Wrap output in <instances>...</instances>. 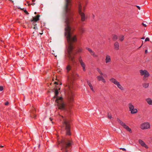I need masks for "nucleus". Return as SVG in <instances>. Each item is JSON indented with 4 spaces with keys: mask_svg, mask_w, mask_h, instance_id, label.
I'll use <instances>...</instances> for the list:
<instances>
[{
    "mask_svg": "<svg viewBox=\"0 0 152 152\" xmlns=\"http://www.w3.org/2000/svg\"><path fill=\"white\" fill-rule=\"evenodd\" d=\"M66 5L65 7L66 15V27L65 32H71V28L69 23L73 20L72 18L73 14L71 9V0H66Z\"/></svg>",
    "mask_w": 152,
    "mask_h": 152,
    "instance_id": "obj_1",
    "label": "nucleus"
},
{
    "mask_svg": "<svg viewBox=\"0 0 152 152\" xmlns=\"http://www.w3.org/2000/svg\"><path fill=\"white\" fill-rule=\"evenodd\" d=\"M60 90V88H58V90L55 89V96L53 98V100H55L56 102L59 109L62 110L66 109V104L63 101V99L61 96H58V95L59 94L58 90Z\"/></svg>",
    "mask_w": 152,
    "mask_h": 152,
    "instance_id": "obj_2",
    "label": "nucleus"
},
{
    "mask_svg": "<svg viewBox=\"0 0 152 152\" xmlns=\"http://www.w3.org/2000/svg\"><path fill=\"white\" fill-rule=\"evenodd\" d=\"M73 142L71 140L64 139L62 140L59 144L61 147V150L65 152H67V148L71 146Z\"/></svg>",
    "mask_w": 152,
    "mask_h": 152,
    "instance_id": "obj_3",
    "label": "nucleus"
},
{
    "mask_svg": "<svg viewBox=\"0 0 152 152\" xmlns=\"http://www.w3.org/2000/svg\"><path fill=\"white\" fill-rule=\"evenodd\" d=\"M59 119L61 121H62L63 125L65 126L66 134L69 135H71V127L70 126V121L66 119L62 116L60 115L59 117Z\"/></svg>",
    "mask_w": 152,
    "mask_h": 152,
    "instance_id": "obj_4",
    "label": "nucleus"
},
{
    "mask_svg": "<svg viewBox=\"0 0 152 152\" xmlns=\"http://www.w3.org/2000/svg\"><path fill=\"white\" fill-rule=\"evenodd\" d=\"M76 75L73 74L68 77L67 85L70 90L73 88L74 81L76 77Z\"/></svg>",
    "mask_w": 152,
    "mask_h": 152,
    "instance_id": "obj_5",
    "label": "nucleus"
},
{
    "mask_svg": "<svg viewBox=\"0 0 152 152\" xmlns=\"http://www.w3.org/2000/svg\"><path fill=\"white\" fill-rule=\"evenodd\" d=\"M110 80L115 85L117 86V87L121 91L124 90V88L120 83V82L118 81L112 77Z\"/></svg>",
    "mask_w": 152,
    "mask_h": 152,
    "instance_id": "obj_6",
    "label": "nucleus"
},
{
    "mask_svg": "<svg viewBox=\"0 0 152 152\" xmlns=\"http://www.w3.org/2000/svg\"><path fill=\"white\" fill-rule=\"evenodd\" d=\"M117 121L118 123L120 124L124 129L129 132L130 133L132 132L131 129L129 126L126 125L125 123L119 118L117 119Z\"/></svg>",
    "mask_w": 152,
    "mask_h": 152,
    "instance_id": "obj_7",
    "label": "nucleus"
},
{
    "mask_svg": "<svg viewBox=\"0 0 152 152\" xmlns=\"http://www.w3.org/2000/svg\"><path fill=\"white\" fill-rule=\"evenodd\" d=\"M117 121L118 123L120 124L124 129L129 132L130 133L132 132L131 129L129 126L126 125L125 123L119 118L117 119Z\"/></svg>",
    "mask_w": 152,
    "mask_h": 152,
    "instance_id": "obj_8",
    "label": "nucleus"
},
{
    "mask_svg": "<svg viewBox=\"0 0 152 152\" xmlns=\"http://www.w3.org/2000/svg\"><path fill=\"white\" fill-rule=\"evenodd\" d=\"M83 5L81 4V3H79L78 4V11L81 17V20L82 21H84L86 19V18L85 16L84 13L83 12L82 10V7Z\"/></svg>",
    "mask_w": 152,
    "mask_h": 152,
    "instance_id": "obj_9",
    "label": "nucleus"
},
{
    "mask_svg": "<svg viewBox=\"0 0 152 152\" xmlns=\"http://www.w3.org/2000/svg\"><path fill=\"white\" fill-rule=\"evenodd\" d=\"M129 111H130L131 114H134L137 112V110L133 104L130 102L128 104Z\"/></svg>",
    "mask_w": 152,
    "mask_h": 152,
    "instance_id": "obj_10",
    "label": "nucleus"
},
{
    "mask_svg": "<svg viewBox=\"0 0 152 152\" xmlns=\"http://www.w3.org/2000/svg\"><path fill=\"white\" fill-rule=\"evenodd\" d=\"M140 72L141 76H143V79L145 81L147 80V78L149 76L150 74L146 70H140Z\"/></svg>",
    "mask_w": 152,
    "mask_h": 152,
    "instance_id": "obj_11",
    "label": "nucleus"
},
{
    "mask_svg": "<svg viewBox=\"0 0 152 152\" xmlns=\"http://www.w3.org/2000/svg\"><path fill=\"white\" fill-rule=\"evenodd\" d=\"M150 124L148 122H144L140 125V128L142 129H148L150 128Z\"/></svg>",
    "mask_w": 152,
    "mask_h": 152,
    "instance_id": "obj_12",
    "label": "nucleus"
},
{
    "mask_svg": "<svg viewBox=\"0 0 152 152\" xmlns=\"http://www.w3.org/2000/svg\"><path fill=\"white\" fill-rule=\"evenodd\" d=\"M79 62L81 65V67H82L83 70V71H85L86 70L85 68L86 64L82 60L81 57H79L78 58Z\"/></svg>",
    "mask_w": 152,
    "mask_h": 152,
    "instance_id": "obj_13",
    "label": "nucleus"
},
{
    "mask_svg": "<svg viewBox=\"0 0 152 152\" xmlns=\"http://www.w3.org/2000/svg\"><path fill=\"white\" fill-rule=\"evenodd\" d=\"M86 49L88 51L91 55L93 56L94 57H97L98 56L96 54L95 52H94L91 48L86 47Z\"/></svg>",
    "mask_w": 152,
    "mask_h": 152,
    "instance_id": "obj_14",
    "label": "nucleus"
},
{
    "mask_svg": "<svg viewBox=\"0 0 152 152\" xmlns=\"http://www.w3.org/2000/svg\"><path fill=\"white\" fill-rule=\"evenodd\" d=\"M139 142L140 144L142 147L145 148H148V147L145 142L141 140H139Z\"/></svg>",
    "mask_w": 152,
    "mask_h": 152,
    "instance_id": "obj_15",
    "label": "nucleus"
},
{
    "mask_svg": "<svg viewBox=\"0 0 152 152\" xmlns=\"http://www.w3.org/2000/svg\"><path fill=\"white\" fill-rule=\"evenodd\" d=\"M105 62L106 63L110 62L111 61V57L109 55H107L105 57Z\"/></svg>",
    "mask_w": 152,
    "mask_h": 152,
    "instance_id": "obj_16",
    "label": "nucleus"
},
{
    "mask_svg": "<svg viewBox=\"0 0 152 152\" xmlns=\"http://www.w3.org/2000/svg\"><path fill=\"white\" fill-rule=\"evenodd\" d=\"M68 101L69 104L72 103L74 102V99L72 95L69 96Z\"/></svg>",
    "mask_w": 152,
    "mask_h": 152,
    "instance_id": "obj_17",
    "label": "nucleus"
},
{
    "mask_svg": "<svg viewBox=\"0 0 152 152\" xmlns=\"http://www.w3.org/2000/svg\"><path fill=\"white\" fill-rule=\"evenodd\" d=\"M97 79L99 81H102L103 83H105L106 81L104 77L101 75H99L97 77Z\"/></svg>",
    "mask_w": 152,
    "mask_h": 152,
    "instance_id": "obj_18",
    "label": "nucleus"
},
{
    "mask_svg": "<svg viewBox=\"0 0 152 152\" xmlns=\"http://www.w3.org/2000/svg\"><path fill=\"white\" fill-rule=\"evenodd\" d=\"M87 83L88 85L89 86L91 89V91L93 92H94V89H93V86H92V84L91 83V81H89V80H87Z\"/></svg>",
    "mask_w": 152,
    "mask_h": 152,
    "instance_id": "obj_19",
    "label": "nucleus"
},
{
    "mask_svg": "<svg viewBox=\"0 0 152 152\" xmlns=\"http://www.w3.org/2000/svg\"><path fill=\"white\" fill-rule=\"evenodd\" d=\"M114 48L116 50L119 49V43L118 42H116L114 44Z\"/></svg>",
    "mask_w": 152,
    "mask_h": 152,
    "instance_id": "obj_20",
    "label": "nucleus"
},
{
    "mask_svg": "<svg viewBox=\"0 0 152 152\" xmlns=\"http://www.w3.org/2000/svg\"><path fill=\"white\" fill-rule=\"evenodd\" d=\"M146 100L149 104L152 105V100L151 99L148 98L146 99Z\"/></svg>",
    "mask_w": 152,
    "mask_h": 152,
    "instance_id": "obj_21",
    "label": "nucleus"
},
{
    "mask_svg": "<svg viewBox=\"0 0 152 152\" xmlns=\"http://www.w3.org/2000/svg\"><path fill=\"white\" fill-rule=\"evenodd\" d=\"M39 15H37L35 17H33V21L36 22L39 20Z\"/></svg>",
    "mask_w": 152,
    "mask_h": 152,
    "instance_id": "obj_22",
    "label": "nucleus"
},
{
    "mask_svg": "<svg viewBox=\"0 0 152 152\" xmlns=\"http://www.w3.org/2000/svg\"><path fill=\"white\" fill-rule=\"evenodd\" d=\"M71 69V66L69 64L66 67V69L67 72H68Z\"/></svg>",
    "mask_w": 152,
    "mask_h": 152,
    "instance_id": "obj_23",
    "label": "nucleus"
},
{
    "mask_svg": "<svg viewBox=\"0 0 152 152\" xmlns=\"http://www.w3.org/2000/svg\"><path fill=\"white\" fill-rule=\"evenodd\" d=\"M149 86V83H144L143 84V87L146 88H148Z\"/></svg>",
    "mask_w": 152,
    "mask_h": 152,
    "instance_id": "obj_24",
    "label": "nucleus"
},
{
    "mask_svg": "<svg viewBox=\"0 0 152 152\" xmlns=\"http://www.w3.org/2000/svg\"><path fill=\"white\" fill-rule=\"evenodd\" d=\"M97 71L100 74V75H103V73L101 71L100 69L98 68H97Z\"/></svg>",
    "mask_w": 152,
    "mask_h": 152,
    "instance_id": "obj_25",
    "label": "nucleus"
},
{
    "mask_svg": "<svg viewBox=\"0 0 152 152\" xmlns=\"http://www.w3.org/2000/svg\"><path fill=\"white\" fill-rule=\"evenodd\" d=\"M119 39L121 41H122L124 39V37L123 36L121 35L119 36L118 37Z\"/></svg>",
    "mask_w": 152,
    "mask_h": 152,
    "instance_id": "obj_26",
    "label": "nucleus"
},
{
    "mask_svg": "<svg viewBox=\"0 0 152 152\" xmlns=\"http://www.w3.org/2000/svg\"><path fill=\"white\" fill-rule=\"evenodd\" d=\"M117 38L118 37L117 35H114L113 36V39L115 41L117 39Z\"/></svg>",
    "mask_w": 152,
    "mask_h": 152,
    "instance_id": "obj_27",
    "label": "nucleus"
},
{
    "mask_svg": "<svg viewBox=\"0 0 152 152\" xmlns=\"http://www.w3.org/2000/svg\"><path fill=\"white\" fill-rule=\"evenodd\" d=\"M83 49L81 48H78L77 50V52L78 53H80L82 51Z\"/></svg>",
    "mask_w": 152,
    "mask_h": 152,
    "instance_id": "obj_28",
    "label": "nucleus"
},
{
    "mask_svg": "<svg viewBox=\"0 0 152 152\" xmlns=\"http://www.w3.org/2000/svg\"><path fill=\"white\" fill-rule=\"evenodd\" d=\"M80 31L81 33H83L84 31V30L83 28H80Z\"/></svg>",
    "mask_w": 152,
    "mask_h": 152,
    "instance_id": "obj_29",
    "label": "nucleus"
},
{
    "mask_svg": "<svg viewBox=\"0 0 152 152\" xmlns=\"http://www.w3.org/2000/svg\"><path fill=\"white\" fill-rule=\"evenodd\" d=\"M3 90V87L2 86H0V91H1Z\"/></svg>",
    "mask_w": 152,
    "mask_h": 152,
    "instance_id": "obj_30",
    "label": "nucleus"
},
{
    "mask_svg": "<svg viewBox=\"0 0 152 152\" xmlns=\"http://www.w3.org/2000/svg\"><path fill=\"white\" fill-rule=\"evenodd\" d=\"M149 41V38L147 37L146 38L145 40V41Z\"/></svg>",
    "mask_w": 152,
    "mask_h": 152,
    "instance_id": "obj_31",
    "label": "nucleus"
},
{
    "mask_svg": "<svg viewBox=\"0 0 152 152\" xmlns=\"http://www.w3.org/2000/svg\"><path fill=\"white\" fill-rule=\"evenodd\" d=\"M24 12L26 14H28V13L26 10H23Z\"/></svg>",
    "mask_w": 152,
    "mask_h": 152,
    "instance_id": "obj_32",
    "label": "nucleus"
},
{
    "mask_svg": "<svg viewBox=\"0 0 152 152\" xmlns=\"http://www.w3.org/2000/svg\"><path fill=\"white\" fill-rule=\"evenodd\" d=\"M9 104V102L7 101L5 103V105H7L8 104Z\"/></svg>",
    "mask_w": 152,
    "mask_h": 152,
    "instance_id": "obj_33",
    "label": "nucleus"
},
{
    "mask_svg": "<svg viewBox=\"0 0 152 152\" xmlns=\"http://www.w3.org/2000/svg\"><path fill=\"white\" fill-rule=\"evenodd\" d=\"M108 117L110 118V119H111L112 118V116L111 115H108Z\"/></svg>",
    "mask_w": 152,
    "mask_h": 152,
    "instance_id": "obj_34",
    "label": "nucleus"
},
{
    "mask_svg": "<svg viewBox=\"0 0 152 152\" xmlns=\"http://www.w3.org/2000/svg\"><path fill=\"white\" fill-rule=\"evenodd\" d=\"M120 149H122L123 151H126V149L124 148H120Z\"/></svg>",
    "mask_w": 152,
    "mask_h": 152,
    "instance_id": "obj_35",
    "label": "nucleus"
},
{
    "mask_svg": "<svg viewBox=\"0 0 152 152\" xmlns=\"http://www.w3.org/2000/svg\"><path fill=\"white\" fill-rule=\"evenodd\" d=\"M142 25L145 27H146L147 26L146 24H145L143 23H142Z\"/></svg>",
    "mask_w": 152,
    "mask_h": 152,
    "instance_id": "obj_36",
    "label": "nucleus"
},
{
    "mask_svg": "<svg viewBox=\"0 0 152 152\" xmlns=\"http://www.w3.org/2000/svg\"><path fill=\"white\" fill-rule=\"evenodd\" d=\"M137 7L139 9V10H140V7L139 6H137Z\"/></svg>",
    "mask_w": 152,
    "mask_h": 152,
    "instance_id": "obj_37",
    "label": "nucleus"
},
{
    "mask_svg": "<svg viewBox=\"0 0 152 152\" xmlns=\"http://www.w3.org/2000/svg\"><path fill=\"white\" fill-rule=\"evenodd\" d=\"M54 83L55 84H57V85H58V83H57V82H55Z\"/></svg>",
    "mask_w": 152,
    "mask_h": 152,
    "instance_id": "obj_38",
    "label": "nucleus"
},
{
    "mask_svg": "<svg viewBox=\"0 0 152 152\" xmlns=\"http://www.w3.org/2000/svg\"><path fill=\"white\" fill-rule=\"evenodd\" d=\"M85 9V6H83V11H84Z\"/></svg>",
    "mask_w": 152,
    "mask_h": 152,
    "instance_id": "obj_39",
    "label": "nucleus"
},
{
    "mask_svg": "<svg viewBox=\"0 0 152 152\" xmlns=\"http://www.w3.org/2000/svg\"><path fill=\"white\" fill-rule=\"evenodd\" d=\"M147 52H148V51H147V50H145V53H147Z\"/></svg>",
    "mask_w": 152,
    "mask_h": 152,
    "instance_id": "obj_40",
    "label": "nucleus"
},
{
    "mask_svg": "<svg viewBox=\"0 0 152 152\" xmlns=\"http://www.w3.org/2000/svg\"><path fill=\"white\" fill-rule=\"evenodd\" d=\"M34 116L33 117V118H36V115H34Z\"/></svg>",
    "mask_w": 152,
    "mask_h": 152,
    "instance_id": "obj_41",
    "label": "nucleus"
},
{
    "mask_svg": "<svg viewBox=\"0 0 152 152\" xmlns=\"http://www.w3.org/2000/svg\"><path fill=\"white\" fill-rule=\"evenodd\" d=\"M145 39V37H142V38H141V39Z\"/></svg>",
    "mask_w": 152,
    "mask_h": 152,
    "instance_id": "obj_42",
    "label": "nucleus"
},
{
    "mask_svg": "<svg viewBox=\"0 0 152 152\" xmlns=\"http://www.w3.org/2000/svg\"><path fill=\"white\" fill-rule=\"evenodd\" d=\"M93 18H94V15H93Z\"/></svg>",
    "mask_w": 152,
    "mask_h": 152,
    "instance_id": "obj_43",
    "label": "nucleus"
},
{
    "mask_svg": "<svg viewBox=\"0 0 152 152\" xmlns=\"http://www.w3.org/2000/svg\"><path fill=\"white\" fill-rule=\"evenodd\" d=\"M1 147H3V146H1Z\"/></svg>",
    "mask_w": 152,
    "mask_h": 152,
    "instance_id": "obj_44",
    "label": "nucleus"
},
{
    "mask_svg": "<svg viewBox=\"0 0 152 152\" xmlns=\"http://www.w3.org/2000/svg\"><path fill=\"white\" fill-rule=\"evenodd\" d=\"M36 12H35V14H36Z\"/></svg>",
    "mask_w": 152,
    "mask_h": 152,
    "instance_id": "obj_45",
    "label": "nucleus"
}]
</instances>
